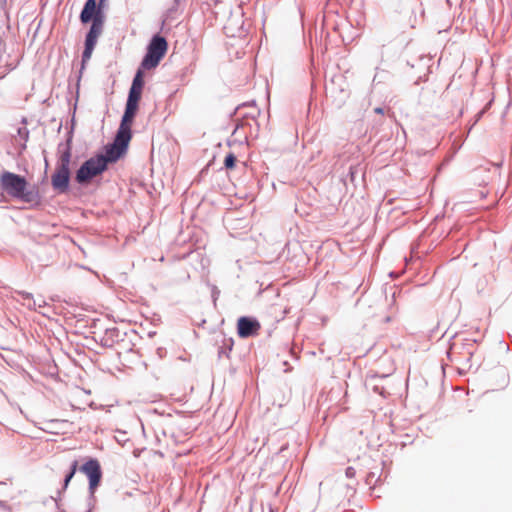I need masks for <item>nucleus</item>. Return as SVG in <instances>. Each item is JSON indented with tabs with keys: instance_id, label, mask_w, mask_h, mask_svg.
<instances>
[{
	"instance_id": "obj_9",
	"label": "nucleus",
	"mask_w": 512,
	"mask_h": 512,
	"mask_svg": "<svg viewBox=\"0 0 512 512\" xmlns=\"http://www.w3.org/2000/svg\"><path fill=\"white\" fill-rule=\"evenodd\" d=\"M80 470L87 475L89 478V487L91 491L99 485L101 480V468L100 464L96 459H90L87 461Z\"/></svg>"
},
{
	"instance_id": "obj_7",
	"label": "nucleus",
	"mask_w": 512,
	"mask_h": 512,
	"mask_svg": "<svg viewBox=\"0 0 512 512\" xmlns=\"http://www.w3.org/2000/svg\"><path fill=\"white\" fill-rule=\"evenodd\" d=\"M103 26H101L100 20L93 21L89 32L85 39V49L82 54V61L86 62L91 58L94 47L97 43V39L102 33Z\"/></svg>"
},
{
	"instance_id": "obj_16",
	"label": "nucleus",
	"mask_w": 512,
	"mask_h": 512,
	"mask_svg": "<svg viewBox=\"0 0 512 512\" xmlns=\"http://www.w3.org/2000/svg\"><path fill=\"white\" fill-rule=\"evenodd\" d=\"M374 112H375V113H377V114H384V110H383V108H380V107L375 108V109H374Z\"/></svg>"
},
{
	"instance_id": "obj_4",
	"label": "nucleus",
	"mask_w": 512,
	"mask_h": 512,
	"mask_svg": "<svg viewBox=\"0 0 512 512\" xmlns=\"http://www.w3.org/2000/svg\"><path fill=\"white\" fill-rule=\"evenodd\" d=\"M70 161L71 154L69 151L64 152L60 159L59 163L55 169L51 177V183L53 188L60 192L64 193L68 190L69 180H70Z\"/></svg>"
},
{
	"instance_id": "obj_13",
	"label": "nucleus",
	"mask_w": 512,
	"mask_h": 512,
	"mask_svg": "<svg viewBox=\"0 0 512 512\" xmlns=\"http://www.w3.org/2000/svg\"><path fill=\"white\" fill-rule=\"evenodd\" d=\"M236 164V157L233 153H229L224 160V165L227 169H233Z\"/></svg>"
},
{
	"instance_id": "obj_15",
	"label": "nucleus",
	"mask_w": 512,
	"mask_h": 512,
	"mask_svg": "<svg viewBox=\"0 0 512 512\" xmlns=\"http://www.w3.org/2000/svg\"><path fill=\"white\" fill-rule=\"evenodd\" d=\"M8 487V483L6 481H0V494L4 492Z\"/></svg>"
},
{
	"instance_id": "obj_14",
	"label": "nucleus",
	"mask_w": 512,
	"mask_h": 512,
	"mask_svg": "<svg viewBox=\"0 0 512 512\" xmlns=\"http://www.w3.org/2000/svg\"><path fill=\"white\" fill-rule=\"evenodd\" d=\"M0 512H12V511L6 503L0 501Z\"/></svg>"
},
{
	"instance_id": "obj_1",
	"label": "nucleus",
	"mask_w": 512,
	"mask_h": 512,
	"mask_svg": "<svg viewBox=\"0 0 512 512\" xmlns=\"http://www.w3.org/2000/svg\"><path fill=\"white\" fill-rule=\"evenodd\" d=\"M0 187L10 197L23 202H32L35 195L28 189L29 184L25 177L4 171L0 175Z\"/></svg>"
},
{
	"instance_id": "obj_8",
	"label": "nucleus",
	"mask_w": 512,
	"mask_h": 512,
	"mask_svg": "<svg viewBox=\"0 0 512 512\" xmlns=\"http://www.w3.org/2000/svg\"><path fill=\"white\" fill-rule=\"evenodd\" d=\"M103 13L100 7L97 6L96 0H87L80 14V20L86 24L90 21L100 20L101 26H103Z\"/></svg>"
},
{
	"instance_id": "obj_6",
	"label": "nucleus",
	"mask_w": 512,
	"mask_h": 512,
	"mask_svg": "<svg viewBox=\"0 0 512 512\" xmlns=\"http://www.w3.org/2000/svg\"><path fill=\"white\" fill-rule=\"evenodd\" d=\"M141 96L142 89L130 87L125 112L121 120L122 123L132 126Z\"/></svg>"
},
{
	"instance_id": "obj_12",
	"label": "nucleus",
	"mask_w": 512,
	"mask_h": 512,
	"mask_svg": "<svg viewBox=\"0 0 512 512\" xmlns=\"http://www.w3.org/2000/svg\"><path fill=\"white\" fill-rule=\"evenodd\" d=\"M77 467H78V462L75 460L72 465H71V470L70 472L66 475L65 477V480H64V488H66L69 484V482L71 481V479L73 478V476L75 475L76 471H77Z\"/></svg>"
},
{
	"instance_id": "obj_5",
	"label": "nucleus",
	"mask_w": 512,
	"mask_h": 512,
	"mask_svg": "<svg viewBox=\"0 0 512 512\" xmlns=\"http://www.w3.org/2000/svg\"><path fill=\"white\" fill-rule=\"evenodd\" d=\"M107 168V159L103 155L92 157L85 161L76 173V181L86 183L93 177L101 174Z\"/></svg>"
},
{
	"instance_id": "obj_3",
	"label": "nucleus",
	"mask_w": 512,
	"mask_h": 512,
	"mask_svg": "<svg viewBox=\"0 0 512 512\" xmlns=\"http://www.w3.org/2000/svg\"><path fill=\"white\" fill-rule=\"evenodd\" d=\"M131 127L122 122L120 123L114 143L106 148V155L104 157L107 159V163L115 162L125 153L132 137Z\"/></svg>"
},
{
	"instance_id": "obj_10",
	"label": "nucleus",
	"mask_w": 512,
	"mask_h": 512,
	"mask_svg": "<svg viewBox=\"0 0 512 512\" xmlns=\"http://www.w3.org/2000/svg\"><path fill=\"white\" fill-rule=\"evenodd\" d=\"M261 328L260 323L249 317H240L237 322L238 335L241 338H247L257 335Z\"/></svg>"
},
{
	"instance_id": "obj_2",
	"label": "nucleus",
	"mask_w": 512,
	"mask_h": 512,
	"mask_svg": "<svg viewBox=\"0 0 512 512\" xmlns=\"http://www.w3.org/2000/svg\"><path fill=\"white\" fill-rule=\"evenodd\" d=\"M168 50L166 39L160 35H155L147 47V53L144 56L141 67L146 70L156 68L164 58Z\"/></svg>"
},
{
	"instance_id": "obj_11",
	"label": "nucleus",
	"mask_w": 512,
	"mask_h": 512,
	"mask_svg": "<svg viewBox=\"0 0 512 512\" xmlns=\"http://www.w3.org/2000/svg\"><path fill=\"white\" fill-rule=\"evenodd\" d=\"M132 88L142 89L144 87V72L143 68H139L135 74V77L133 79Z\"/></svg>"
}]
</instances>
